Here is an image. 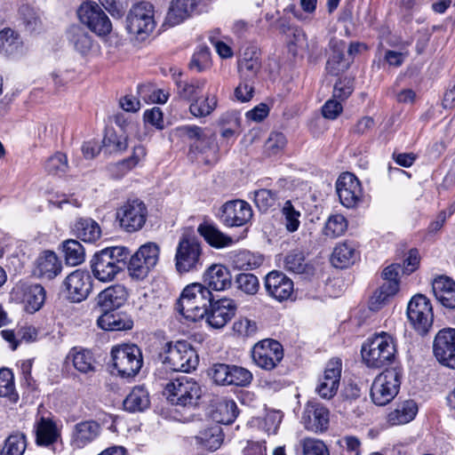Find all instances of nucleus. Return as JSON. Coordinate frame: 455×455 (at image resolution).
<instances>
[{
    "mask_svg": "<svg viewBox=\"0 0 455 455\" xmlns=\"http://www.w3.org/2000/svg\"><path fill=\"white\" fill-rule=\"evenodd\" d=\"M419 266V258H407L403 264L393 263L381 272L384 283L373 292L369 300V308L378 311L394 298L400 290V275H411Z\"/></svg>",
    "mask_w": 455,
    "mask_h": 455,
    "instance_id": "1",
    "label": "nucleus"
},
{
    "mask_svg": "<svg viewBox=\"0 0 455 455\" xmlns=\"http://www.w3.org/2000/svg\"><path fill=\"white\" fill-rule=\"evenodd\" d=\"M212 300H213V297L209 288L195 283L183 290L176 309L186 319L196 322L204 317Z\"/></svg>",
    "mask_w": 455,
    "mask_h": 455,
    "instance_id": "2",
    "label": "nucleus"
},
{
    "mask_svg": "<svg viewBox=\"0 0 455 455\" xmlns=\"http://www.w3.org/2000/svg\"><path fill=\"white\" fill-rule=\"evenodd\" d=\"M164 395L172 405L196 408L202 398L203 389L196 379L183 376L168 382Z\"/></svg>",
    "mask_w": 455,
    "mask_h": 455,
    "instance_id": "3",
    "label": "nucleus"
},
{
    "mask_svg": "<svg viewBox=\"0 0 455 455\" xmlns=\"http://www.w3.org/2000/svg\"><path fill=\"white\" fill-rule=\"evenodd\" d=\"M363 362L369 368H382L393 362L395 346L393 338L382 332L363 343L362 349Z\"/></svg>",
    "mask_w": 455,
    "mask_h": 455,
    "instance_id": "4",
    "label": "nucleus"
},
{
    "mask_svg": "<svg viewBox=\"0 0 455 455\" xmlns=\"http://www.w3.org/2000/svg\"><path fill=\"white\" fill-rule=\"evenodd\" d=\"M160 355L163 363L173 371L189 372L195 370L199 363L196 351L185 340L167 342Z\"/></svg>",
    "mask_w": 455,
    "mask_h": 455,
    "instance_id": "5",
    "label": "nucleus"
},
{
    "mask_svg": "<svg viewBox=\"0 0 455 455\" xmlns=\"http://www.w3.org/2000/svg\"><path fill=\"white\" fill-rule=\"evenodd\" d=\"M156 26L155 8L148 2L138 3L126 16V30L139 41L147 39Z\"/></svg>",
    "mask_w": 455,
    "mask_h": 455,
    "instance_id": "6",
    "label": "nucleus"
},
{
    "mask_svg": "<svg viewBox=\"0 0 455 455\" xmlns=\"http://www.w3.org/2000/svg\"><path fill=\"white\" fill-rule=\"evenodd\" d=\"M402 371L398 368L387 369L379 373L371 387V398L379 406L389 403L398 394Z\"/></svg>",
    "mask_w": 455,
    "mask_h": 455,
    "instance_id": "7",
    "label": "nucleus"
},
{
    "mask_svg": "<svg viewBox=\"0 0 455 455\" xmlns=\"http://www.w3.org/2000/svg\"><path fill=\"white\" fill-rule=\"evenodd\" d=\"M113 365L123 377H133L140 370L143 359L139 347L124 344L114 347L111 350Z\"/></svg>",
    "mask_w": 455,
    "mask_h": 455,
    "instance_id": "8",
    "label": "nucleus"
},
{
    "mask_svg": "<svg viewBox=\"0 0 455 455\" xmlns=\"http://www.w3.org/2000/svg\"><path fill=\"white\" fill-rule=\"evenodd\" d=\"M407 317L410 323L419 334L428 332L434 321L430 300L423 294L414 295L407 306Z\"/></svg>",
    "mask_w": 455,
    "mask_h": 455,
    "instance_id": "9",
    "label": "nucleus"
},
{
    "mask_svg": "<svg viewBox=\"0 0 455 455\" xmlns=\"http://www.w3.org/2000/svg\"><path fill=\"white\" fill-rule=\"evenodd\" d=\"M76 13L80 22L96 35L106 36L111 32L112 23L96 2H83Z\"/></svg>",
    "mask_w": 455,
    "mask_h": 455,
    "instance_id": "10",
    "label": "nucleus"
},
{
    "mask_svg": "<svg viewBox=\"0 0 455 455\" xmlns=\"http://www.w3.org/2000/svg\"><path fill=\"white\" fill-rule=\"evenodd\" d=\"M253 362L261 369L271 371L283 358V346L275 339H267L259 341L251 350Z\"/></svg>",
    "mask_w": 455,
    "mask_h": 455,
    "instance_id": "11",
    "label": "nucleus"
},
{
    "mask_svg": "<svg viewBox=\"0 0 455 455\" xmlns=\"http://www.w3.org/2000/svg\"><path fill=\"white\" fill-rule=\"evenodd\" d=\"M120 226L127 232L140 230L145 224L148 211L145 204L139 200H129L117 211Z\"/></svg>",
    "mask_w": 455,
    "mask_h": 455,
    "instance_id": "12",
    "label": "nucleus"
},
{
    "mask_svg": "<svg viewBox=\"0 0 455 455\" xmlns=\"http://www.w3.org/2000/svg\"><path fill=\"white\" fill-rule=\"evenodd\" d=\"M342 371V361L339 357L331 358L326 364L323 374L315 387L317 395L325 400H331L339 387Z\"/></svg>",
    "mask_w": 455,
    "mask_h": 455,
    "instance_id": "13",
    "label": "nucleus"
},
{
    "mask_svg": "<svg viewBox=\"0 0 455 455\" xmlns=\"http://www.w3.org/2000/svg\"><path fill=\"white\" fill-rule=\"evenodd\" d=\"M63 286L67 299L79 303L86 299L92 290V277L88 272L77 269L65 278Z\"/></svg>",
    "mask_w": 455,
    "mask_h": 455,
    "instance_id": "14",
    "label": "nucleus"
},
{
    "mask_svg": "<svg viewBox=\"0 0 455 455\" xmlns=\"http://www.w3.org/2000/svg\"><path fill=\"white\" fill-rule=\"evenodd\" d=\"M433 351L436 360L444 366L455 369V329L444 328L435 337Z\"/></svg>",
    "mask_w": 455,
    "mask_h": 455,
    "instance_id": "15",
    "label": "nucleus"
},
{
    "mask_svg": "<svg viewBox=\"0 0 455 455\" xmlns=\"http://www.w3.org/2000/svg\"><path fill=\"white\" fill-rule=\"evenodd\" d=\"M252 218L251 205L243 200H232L220 208V221L227 227H242Z\"/></svg>",
    "mask_w": 455,
    "mask_h": 455,
    "instance_id": "16",
    "label": "nucleus"
},
{
    "mask_svg": "<svg viewBox=\"0 0 455 455\" xmlns=\"http://www.w3.org/2000/svg\"><path fill=\"white\" fill-rule=\"evenodd\" d=\"M336 189L340 203L347 208H354L362 200L363 189L359 180L350 172L342 173L337 182Z\"/></svg>",
    "mask_w": 455,
    "mask_h": 455,
    "instance_id": "17",
    "label": "nucleus"
},
{
    "mask_svg": "<svg viewBox=\"0 0 455 455\" xmlns=\"http://www.w3.org/2000/svg\"><path fill=\"white\" fill-rule=\"evenodd\" d=\"M209 307L204 317L209 325L215 329L223 328L233 318L236 310L234 300L228 298L212 300Z\"/></svg>",
    "mask_w": 455,
    "mask_h": 455,
    "instance_id": "18",
    "label": "nucleus"
},
{
    "mask_svg": "<svg viewBox=\"0 0 455 455\" xmlns=\"http://www.w3.org/2000/svg\"><path fill=\"white\" fill-rule=\"evenodd\" d=\"M265 289L268 296L282 302L293 293V282L281 271H271L265 278Z\"/></svg>",
    "mask_w": 455,
    "mask_h": 455,
    "instance_id": "19",
    "label": "nucleus"
},
{
    "mask_svg": "<svg viewBox=\"0 0 455 455\" xmlns=\"http://www.w3.org/2000/svg\"><path fill=\"white\" fill-rule=\"evenodd\" d=\"M15 291L20 295L24 309L29 314H34L44 304L46 291L39 283H20L16 286Z\"/></svg>",
    "mask_w": 455,
    "mask_h": 455,
    "instance_id": "20",
    "label": "nucleus"
},
{
    "mask_svg": "<svg viewBox=\"0 0 455 455\" xmlns=\"http://www.w3.org/2000/svg\"><path fill=\"white\" fill-rule=\"evenodd\" d=\"M304 427L312 432L318 433L327 429L329 425V411L318 403H307L301 418Z\"/></svg>",
    "mask_w": 455,
    "mask_h": 455,
    "instance_id": "21",
    "label": "nucleus"
},
{
    "mask_svg": "<svg viewBox=\"0 0 455 455\" xmlns=\"http://www.w3.org/2000/svg\"><path fill=\"white\" fill-rule=\"evenodd\" d=\"M203 0H172L168 9L165 24L177 26L197 12Z\"/></svg>",
    "mask_w": 455,
    "mask_h": 455,
    "instance_id": "22",
    "label": "nucleus"
},
{
    "mask_svg": "<svg viewBox=\"0 0 455 455\" xmlns=\"http://www.w3.org/2000/svg\"><path fill=\"white\" fill-rule=\"evenodd\" d=\"M100 432L101 427L97 421H81L74 426L71 445L76 449H82L96 440Z\"/></svg>",
    "mask_w": 455,
    "mask_h": 455,
    "instance_id": "23",
    "label": "nucleus"
},
{
    "mask_svg": "<svg viewBox=\"0 0 455 455\" xmlns=\"http://www.w3.org/2000/svg\"><path fill=\"white\" fill-rule=\"evenodd\" d=\"M435 299L448 309L455 308V282L447 275H438L432 282Z\"/></svg>",
    "mask_w": 455,
    "mask_h": 455,
    "instance_id": "24",
    "label": "nucleus"
},
{
    "mask_svg": "<svg viewBox=\"0 0 455 455\" xmlns=\"http://www.w3.org/2000/svg\"><path fill=\"white\" fill-rule=\"evenodd\" d=\"M238 68L241 79L255 78L261 68L260 52L256 46L246 47L239 60Z\"/></svg>",
    "mask_w": 455,
    "mask_h": 455,
    "instance_id": "25",
    "label": "nucleus"
},
{
    "mask_svg": "<svg viewBox=\"0 0 455 455\" xmlns=\"http://www.w3.org/2000/svg\"><path fill=\"white\" fill-rule=\"evenodd\" d=\"M125 262L114 258H95L92 262L94 276L101 282H110L124 267Z\"/></svg>",
    "mask_w": 455,
    "mask_h": 455,
    "instance_id": "26",
    "label": "nucleus"
},
{
    "mask_svg": "<svg viewBox=\"0 0 455 455\" xmlns=\"http://www.w3.org/2000/svg\"><path fill=\"white\" fill-rule=\"evenodd\" d=\"M161 251L156 243L148 242L140 246V248L132 254V251L125 246H108L96 251L93 256H159Z\"/></svg>",
    "mask_w": 455,
    "mask_h": 455,
    "instance_id": "27",
    "label": "nucleus"
},
{
    "mask_svg": "<svg viewBox=\"0 0 455 455\" xmlns=\"http://www.w3.org/2000/svg\"><path fill=\"white\" fill-rule=\"evenodd\" d=\"M128 292L124 285L116 284L102 291L97 298L98 305L104 311L114 310L124 304Z\"/></svg>",
    "mask_w": 455,
    "mask_h": 455,
    "instance_id": "28",
    "label": "nucleus"
},
{
    "mask_svg": "<svg viewBox=\"0 0 455 455\" xmlns=\"http://www.w3.org/2000/svg\"><path fill=\"white\" fill-rule=\"evenodd\" d=\"M98 326L108 331H127L133 326L130 316L124 313H116L113 310L105 311L97 320Z\"/></svg>",
    "mask_w": 455,
    "mask_h": 455,
    "instance_id": "29",
    "label": "nucleus"
},
{
    "mask_svg": "<svg viewBox=\"0 0 455 455\" xmlns=\"http://www.w3.org/2000/svg\"><path fill=\"white\" fill-rule=\"evenodd\" d=\"M204 281L209 291H224L231 284V275L226 267L212 265L204 274Z\"/></svg>",
    "mask_w": 455,
    "mask_h": 455,
    "instance_id": "30",
    "label": "nucleus"
},
{
    "mask_svg": "<svg viewBox=\"0 0 455 455\" xmlns=\"http://www.w3.org/2000/svg\"><path fill=\"white\" fill-rule=\"evenodd\" d=\"M172 76L177 86V92L179 96L191 103L200 96L206 84L205 79L182 81L180 79V72L176 73L175 71Z\"/></svg>",
    "mask_w": 455,
    "mask_h": 455,
    "instance_id": "31",
    "label": "nucleus"
},
{
    "mask_svg": "<svg viewBox=\"0 0 455 455\" xmlns=\"http://www.w3.org/2000/svg\"><path fill=\"white\" fill-rule=\"evenodd\" d=\"M62 270L59 258H36L33 263L32 275L40 279L52 280Z\"/></svg>",
    "mask_w": 455,
    "mask_h": 455,
    "instance_id": "32",
    "label": "nucleus"
},
{
    "mask_svg": "<svg viewBox=\"0 0 455 455\" xmlns=\"http://www.w3.org/2000/svg\"><path fill=\"white\" fill-rule=\"evenodd\" d=\"M238 415L236 403L234 400L223 398L219 400L212 411V419L220 424L229 425Z\"/></svg>",
    "mask_w": 455,
    "mask_h": 455,
    "instance_id": "33",
    "label": "nucleus"
},
{
    "mask_svg": "<svg viewBox=\"0 0 455 455\" xmlns=\"http://www.w3.org/2000/svg\"><path fill=\"white\" fill-rule=\"evenodd\" d=\"M417 411V403L412 400H406L398 403L395 409L387 414V419L391 426L406 424L414 419Z\"/></svg>",
    "mask_w": 455,
    "mask_h": 455,
    "instance_id": "34",
    "label": "nucleus"
},
{
    "mask_svg": "<svg viewBox=\"0 0 455 455\" xmlns=\"http://www.w3.org/2000/svg\"><path fill=\"white\" fill-rule=\"evenodd\" d=\"M149 404V394L143 386L134 387L124 401V410L130 412L143 411Z\"/></svg>",
    "mask_w": 455,
    "mask_h": 455,
    "instance_id": "35",
    "label": "nucleus"
},
{
    "mask_svg": "<svg viewBox=\"0 0 455 455\" xmlns=\"http://www.w3.org/2000/svg\"><path fill=\"white\" fill-rule=\"evenodd\" d=\"M60 436L56 424L50 419L41 418L36 423V442L38 445L49 446Z\"/></svg>",
    "mask_w": 455,
    "mask_h": 455,
    "instance_id": "36",
    "label": "nucleus"
},
{
    "mask_svg": "<svg viewBox=\"0 0 455 455\" xmlns=\"http://www.w3.org/2000/svg\"><path fill=\"white\" fill-rule=\"evenodd\" d=\"M69 43L82 55H87L92 47L91 36L80 26L73 25L68 30Z\"/></svg>",
    "mask_w": 455,
    "mask_h": 455,
    "instance_id": "37",
    "label": "nucleus"
},
{
    "mask_svg": "<svg viewBox=\"0 0 455 455\" xmlns=\"http://www.w3.org/2000/svg\"><path fill=\"white\" fill-rule=\"evenodd\" d=\"M197 231L212 247L223 248L230 246L233 243V239L230 236L222 233L213 225L201 224Z\"/></svg>",
    "mask_w": 455,
    "mask_h": 455,
    "instance_id": "38",
    "label": "nucleus"
},
{
    "mask_svg": "<svg viewBox=\"0 0 455 455\" xmlns=\"http://www.w3.org/2000/svg\"><path fill=\"white\" fill-rule=\"evenodd\" d=\"M73 231L78 238L89 243L96 241L101 235L99 224L90 218H82L76 220Z\"/></svg>",
    "mask_w": 455,
    "mask_h": 455,
    "instance_id": "39",
    "label": "nucleus"
},
{
    "mask_svg": "<svg viewBox=\"0 0 455 455\" xmlns=\"http://www.w3.org/2000/svg\"><path fill=\"white\" fill-rule=\"evenodd\" d=\"M191 150H196L203 155V160L207 164L218 161L219 146L213 134H208L199 142H194L190 146Z\"/></svg>",
    "mask_w": 455,
    "mask_h": 455,
    "instance_id": "40",
    "label": "nucleus"
},
{
    "mask_svg": "<svg viewBox=\"0 0 455 455\" xmlns=\"http://www.w3.org/2000/svg\"><path fill=\"white\" fill-rule=\"evenodd\" d=\"M0 51L8 56L20 54L23 51V43L20 36L11 28L1 30Z\"/></svg>",
    "mask_w": 455,
    "mask_h": 455,
    "instance_id": "41",
    "label": "nucleus"
},
{
    "mask_svg": "<svg viewBox=\"0 0 455 455\" xmlns=\"http://www.w3.org/2000/svg\"><path fill=\"white\" fill-rule=\"evenodd\" d=\"M196 439L201 448L215 451L220 447L223 441L221 428L217 425L207 427L200 431Z\"/></svg>",
    "mask_w": 455,
    "mask_h": 455,
    "instance_id": "42",
    "label": "nucleus"
},
{
    "mask_svg": "<svg viewBox=\"0 0 455 455\" xmlns=\"http://www.w3.org/2000/svg\"><path fill=\"white\" fill-rule=\"evenodd\" d=\"M218 106V98L214 93L208 92L201 99L198 97L189 105L190 113L196 117H204L210 116Z\"/></svg>",
    "mask_w": 455,
    "mask_h": 455,
    "instance_id": "43",
    "label": "nucleus"
},
{
    "mask_svg": "<svg viewBox=\"0 0 455 455\" xmlns=\"http://www.w3.org/2000/svg\"><path fill=\"white\" fill-rule=\"evenodd\" d=\"M27 448V437L23 433L10 435L4 442L0 455H23Z\"/></svg>",
    "mask_w": 455,
    "mask_h": 455,
    "instance_id": "44",
    "label": "nucleus"
},
{
    "mask_svg": "<svg viewBox=\"0 0 455 455\" xmlns=\"http://www.w3.org/2000/svg\"><path fill=\"white\" fill-rule=\"evenodd\" d=\"M284 268L291 273L311 276L315 272V267L309 258H284Z\"/></svg>",
    "mask_w": 455,
    "mask_h": 455,
    "instance_id": "45",
    "label": "nucleus"
},
{
    "mask_svg": "<svg viewBox=\"0 0 455 455\" xmlns=\"http://www.w3.org/2000/svg\"><path fill=\"white\" fill-rule=\"evenodd\" d=\"M156 260L157 258H130L127 266L130 275L137 280L144 279Z\"/></svg>",
    "mask_w": 455,
    "mask_h": 455,
    "instance_id": "46",
    "label": "nucleus"
},
{
    "mask_svg": "<svg viewBox=\"0 0 455 455\" xmlns=\"http://www.w3.org/2000/svg\"><path fill=\"white\" fill-rule=\"evenodd\" d=\"M69 356L72 358L74 367L82 373H91L94 372V358L92 354L86 349L77 350L76 348H73L69 354Z\"/></svg>",
    "mask_w": 455,
    "mask_h": 455,
    "instance_id": "47",
    "label": "nucleus"
},
{
    "mask_svg": "<svg viewBox=\"0 0 455 455\" xmlns=\"http://www.w3.org/2000/svg\"><path fill=\"white\" fill-rule=\"evenodd\" d=\"M202 244L199 239L189 234H184L180 239L175 256H200Z\"/></svg>",
    "mask_w": 455,
    "mask_h": 455,
    "instance_id": "48",
    "label": "nucleus"
},
{
    "mask_svg": "<svg viewBox=\"0 0 455 455\" xmlns=\"http://www.w3.org/2000/svg\"><path fill=\"white\" fill-rule=\"evenodd\" d=\"M102 146L108 153L123 152L128 147L127 136L124 133L118 134L113 130H108L102 140Z\"/></svg>",
    "mask_w": 455,
    "mask_h": 455,
    "instance_id": "49",
    "label": "nucleus"
},
{
    "mask_svg": "<svg viewBox=\"0 0 455 455\" xmlns=\"http://www.w3.org/2000/svg\"><path fill=\"white\" fill-rule=\"evenodd\" d=\"M68 169L67 156L61 152H56L47 158L44 163V170L50 175L60 176Z\"/></svg>",
    "mask_w": 455,
    "mask_h": 455,
    "instance_id": "50",
    "label": "nucleus"
},
{
    "mask_svg": "<svg viewBox=\"0 0 455 455\" xmlns=\"http://www.w3.org/2000/svg\"><path fill=\"white\" fill-rule=\"evenodd\" d=\"M282 213L284 217L287 230L290 232L298 230L300 224L299 218L301 216L299 207L296 206L292 201L288 200L283 204Z\"/></svg>",
    "mask_w": 455,
    "mask_h": 455,
    "instance_id": "51",
    "label": "nucleus"
},
{
    "mask_svg": "<svg viewBox=\"0 0 455 455\" xmlns=\"http://www.w3.org/2000/svg\"><path fill=\"white\" fill-rule=\"evenodd\" d=\"M347 228V221L341 214L331 215L324 226V235L330 237H337L345 233Z\"/></svg>",
    "mask_w": 455,
    "mask_h": 455,
    "instance_id": "52",
    "label": "nucleus"
},
{
    "mask_svg": "<svg viewBox=\"0 0 455 455\" xmlns=\"http://www.w3.org/2000/svg\"><path fill=\"white\" fill-rule=\"evenodd\" d=\"M138 95L146 102L163 104L168 100V94L162 90L156 89L151 84H140L138 86Z\"/></svg>",
    "mask_w": 455,
    "mask_h": 455,
    "instance_id": "53",
    "label": "nucleus"
},
{
    "mask_svg": "<svg viewBox=\"0 0 455 455\" xmlns=\"http://www.w3.org/2000/svg\"><path fill=\"white\" fill-rule=\"evenodd\" d=\"M253 379L252 373L241 366L230 365L228 386L246 387Z\"/></svg>",
    "mask_w": 455,
    "mask_h": 455,
    "instance_id": "54",
    "label": "nucleus"
},
{
    "mask_svg": "<svg viewBox=\"0 0 455 455\" xmlns=\"http://www.w3.org/2000/svg\"><path fill=\"white\" fill-rule=\"evenodd\" d=\"M0 396L7 397L16 402L18 395L15 393L13 374L10 370H0Z\"/></svg>",
    "mask_w": 455,
    "mask_h": 455,
    "instance_id": "55",
    "label": "nucleus"
},
{
    "mask_svg": "<svg viewBox=\"0 0 455 455\" xmlns=\"http://www.w3.org/2000/svg\"><path fill=\"white\" fill-rule=\"evenodd\" d=\"M189 66L197 72H203L208 69L211 66V52L209 48L200 46L194 53Z\"/></svg>",
    "mask_w": 455,
    "mask_h": 455,
    "instance_id": "56",
    "label": "nucleus"
},
{
    "mask_svg": "<svg viewBox=\"0 0 455 455\" xmlns=\"http://www.w3.org/2000/svg\"><path fill=\"white\" fill-rule=\"evenodd\" d=\"M339 455H361V442L353 435H346L338 441Z\"/></svg>",
    "mask_w": 455,
    "mask_h": 455,
    "instance_id": "57",
    "label": "nucleus"
},
{
    "mask_svg": "<svg viewBox=\"0 0 455 455\" xmlns=\"http://www.w3.org/2000/svg\"><path fill=\"white\" fill-rule=\"evenodd\" d=\"M235 282L239 290L250 295L257 293L259 287L258 277L253 274H239Z\"/></svg>",
    "mask_w": 455,
    "mask_h": 455,
    "instance_id": "58",
    "label": "nucleus"
},
{
    "mask_svg": "<svg viewBox=\"0 0 455 455\" xmlns=\"http://www.w3.org/2000/svg\"><path fill=\"white\" fill-rule=\"evenodd\" d=\"M276 199V193L269 189H259L254 193L255 204L262 212L274 206Z\"/></svg>",
    "mask_w": 455,
    "mask_h": 455,
    "instance_id": "59",
    "label": "nucleus"
},
{
    "mask_svg": "<svg viewBox=\"0 0 455 455\" xmlns=\"http://www.w3.org/2000/svg\"><path fill=\"white\" fill-rule=\"evenodd\" d=\"M230 364L215 363L209 370V376L217 385L228 386Z\"/></svg>",
    "mask_w": 455,
    "mask_h": 455,
    "instance_id": "60",
    "label": "nucleus"
},
{
    "mask_svg": "<svg viewBox=\"0 0 455 455\" xmlns=\"http://www.w3.org/2000/svg\"><path fill=\"white\" fill-rule=\"evenodd\" d=\"M302 448L304 455H330L327 446L318 439H304Z\"/></svg>",
    "mask_w": 455,
    "mask_h": 455,
    "instance_id": "61",
    "label": "nucleus"
},
{
    "mask_svg": "<svg viewBox=\"0 0 455 455\" xmlns=\"http://www.w3.org/2000/svg\"><path fill=\"white\" fill-rule=\"evenodd\" d=\"M353 91V80L348 77L340 78L335 83L332 97L344 101L351 95Z\"/></svg>",
    "mask_w": 455,
    "mask_h": 455,
    "instance_id": "62",
    "label": "nucleus"
},
{
    "mask_svg": "<svg viewBox=\"0 0 455 455\" xmlns=\"http://www.w3.org/2000/svg\"><path fill=\"white\" fill-rule=\"evenodd\" d=\"M20 12L26 28L28 31L34 32L41 28L42 20L38 13L34 9L28 6H23Z\"/></svg>",
    "mask_w": 455,
    "mask_h": 455,
    "instance_id": "63",
    "label": "nucleus"
},
{
    "mask_svg": "<svg viewBox=\"0 0 455 455\" xmlns=\"http://www.w3.org/2000/svg\"><path fill=\"white\" fill-rule=\"evenodd\" d=\"M286 138L281 132L270 133L265 143V149L269 155H275L284 148Z\"/></svg>",
    "mask_w": 455,
    "mask_h": 455,
    "instance_id": "64",
    "label": "nucleus"
}]
</instances>
